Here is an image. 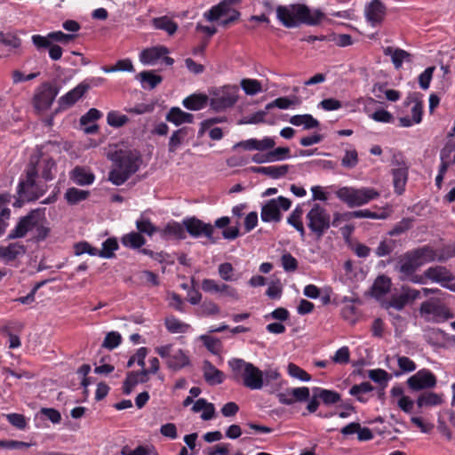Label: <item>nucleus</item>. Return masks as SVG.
I'll list each match as a JSON object with an SVG mask.
<instances>
[{"instance_id": "nucleus-6", "label": "nucleus", "mask_w": 455, "mask_h": 455, "mask_svg": "<svg viewBox=\"0 0 455 455\" xmlns=\"http://www.w3.org/2000/svg\"><path fill=\"white\" fill-rule=\"evenodd\" d=\"M337 197L348 207H360L379 197L380 194L373 188L342 187L336 192Z\"/></svg>"}, {"instance_id": "nucleus-15", "label": "nucleus", "mask_w": 455, "mask_h": 455, "mask_svg": "<svg viewBox=\"0 0 455 455\" xmlns=\"http://www.w3.org/2000/svg\"><path fill=\"white\" fill-rule=\"evenodd\" d=\"M183 223L186 230L191 236L195 238L204 236L211 243L217 242V238L213 235L214 227L212 224L204 223L196 218L186 219Z\"/></svg>"}, {"instance_id": "nucleus-23", "label": "nucleus", "mask_w": 455, "mask_h": 455, "mask_svg": "<svg viewBox=\"0 0 455 455\" xmlns=\"http://www.w3.org/2000/svg\"><path fill=\"white\" fill-rule=\"evenodd\" d=\"M25 253L26 247L20 242L0 246V260L5 264L21 258Z\"/></svg>"}, {"instance_id": "nucleus-2", "label": "nucleus", "mask_w": 455, "mask_h": 455, "mask_svg": "<svg viewBox=\"0 0 455 455\" xmlns=\"http://www.w3.org/2000/svg\"><path fill=\"white\" fill-rule=\"evenodd\" d=\"M276 16L286 28H296L300 24L315 26L324 19V13L321 10H311L302 4L280 5L276 9Z\"/></svg>"}, {"instance_id": "nucleus-7", "label": "nucleus", "mask_w": 455, "mask_h": 455, "mask_svg": "<svg viewBox=\"0 0 455 455\" xmlns=\"http://www.w3.org/2000/svg\"><path fill=\"white\" fill-rule=\"evenodd\" d=\"M239 98V88L235 84L212 87L209 90L210 107L216 112L231 108Z\"/></svg>"}, {"instance_id": "nucleus-24", "label": "nucleus", "mask_w": 455, "mask_h": 455, "mask_svg": "<svg viewBox=\"0 0 455 455\" xmlns=\"http://www.w3.org/2000/svg\"><path fill=\"white\" fill-rule=\"evenodd\" d=\"M169 53V49L164 45H157L142 50L139 59L143 65H156L164 55Z\"/></svg>"}, {"instance_id": "nucleus-61", "label": "nucleus", "mask_w": 455, "mask_h": 455, "mask_svg": "<svg viewBox=\"0 0 455 455\" xmlns=\"http://www.w3.org/2000/svg\"><path fill=\"white\" fill-rule=\"evenodd\" d=\"M122 342V336L118 331H109L102 342V347L108 350L116 348Z\"/></svg>"}, {"instance_id": "nucleus-46", "label": "nucleus", "mask_w": 455, "mask_h": 455, "mask_svg": "<svg viewBox=\"0 0 455 455\" xmlns=\"http://www.w3.org/2000/svg\"><path fill=\"white\" fill-rule=\"evenodd\" d=\"M372 390L373 387L369 382H362L359 385L353 386L349 390V394L359 402L365 403L368 401V395Z\"/></svg>"}, {"instance_id": "nucleus-36", "label": "nucleus", "mask_w": 455, "mask_h": 455, "mask_svg": "<svg viewBox=\"0 0 455 455\" xmlns=\"http://www.w3.org/2000/svg\"><path fill=\"white\" fill-rule=\"evenodd\" d=\"M411 113V116H403L399 119L401 126L410 127L419 124L422 121L423 104L420 101H414Z\"/></svg>"}, {"instance_id": "nucleus-49", "label": "nucleus", "mask_w": 455, "mask_h": 455, "mask_svg": "<svg viewBox=\"0 0 455 455\" xmlns=\"http://www.w3.org/2000/svg\"><path fill=\"white\" fill-rule=\"evenodd\" d=\"M240 86L248 96H254L263 92L261 82L253 78H243L240 82Z\"/></svg>"}, {"instance_id": "nucleus-39", "label": "nucleus", "mask_w": 455, "mask_h": 455, "mask_svg": "<svg viewBox=\"0 0 455 455\" xmlns=\"http://www.w3.org/2000/svg\"><path fill=\"white\" fill-rule=\"evenodd\" d=\"M300 104V100L297 96L290 97H279L270 103L267 104L266 110H269L273 108L280 109H294Z\"/></svg>"}, {"instance_id": "nucleus-21", "label": "nucleus", "mask_w": 455, "mask_h": 455, "mask_svg": "<svg viewBox=\"0 0 455 455\" xmlns=\"http://www.w3.org/2000/svg\"><path fill=\"white\" fill-rule=\"evenodd\" d=\"M90 89V84L83 81L59 99V108L67 109L76 103Z\"/></svg>"}, {"instance_id": "nucleus-22", "label": "nucleus", "mask_w": 455, "mask_h": 455, "mask_svg": "<svg viewBox=\"0 0 455 455\" xmlns=\"http://www.w3.org/2000/svg\"><path fill=\"white\" fill-rule=\"evenodd\" d=\"M364 15L371 27L379 26L386 16V7L379 0H372L366 4Z\"/></svg>"}, {"instance_id": "nucleus-40", "label": "nucleus", "mask_w": 455, "mask_h": 455, "mask_svg": "<svg viewBox=\"0 0 455 455\" xmlns=\"http://www.w3.org/2000/svg\"><path fill=\"white\" fill-rule=\"evenodd\" d=\"M148 380L149 377H147L146 373L142 371L129 372L124 383V393L128 395L137 384L146 383Z\"/></svg>"}, {"instance_id": "nucleus-47", "label": "nucleus", "mask_w": 455, "mask_h": 455, "mask_svg": "<svg viewBox=\"0 0 455 455\" xmlns=\"http://www.w3.org/2000/svg\"><path fill=\"white\" fill-rule=\"evenodd\" d=\"M137 78L140 79L142 87L152 90L162 82V76L156 75L152 71L140 72Z\"/></svg>"}, {"instance_id": "nucleus-30", "label": "nucleus", "mask_w": 455, "mask_h": 455, "mask_svg": "<svg viewBox=\"0 0 455 455\" xmlns=\"http://www.w3.org/2000/svg\"><path fill=\"white\" fill-rule=\"evenodd\" d=\"M203 373L205 381L211 386L221 384L225 379L224 373L209 361L204 362Z\"/></svg>"}, {"instance_id": "nucleus-28", "label": "nucleus", "mask_w": 455, "mask_h": 455, "mask_svg": "<svg viewBox=\"0 0 455 455\" xmlns=\"http://www.w3.org/2000/svg\"><path fill=\"white\" fill-rule=\"evenodd\" d=\"M210 104L209 94L193 93L182 100L185 108L192 111H198Z\"/></svg>"}, {"instance_id": "nucleus-20", "label": "nucleus", "mask_w": 455, "mask_h": 455, "mask_svg": "<svg viewBox=\"0 0 455 455\" xmlns=\"http://www.w3.org/2000/svg\"><path fill=\"white\" fill-rule=\"evenodd\" d=\"M419 298V294L416 289L403 286L399 294H392L389 299L385 300L383 307L385 308L393 307L397 310H402L409 302Z\"/></svg>"}, {"instance_id": "nucleus-53", "label": "nucleus", "mask_w": 455, "mask_h": 455, "mask_svg": "<svg viewBox=\"0 0 455 455\" xmlns=\"http://www.w3.org/2000/svg\"><path fill=\"white\" fill-rule=\"evenodd\" d=\"M89 196V192L76 188H68L65 192L64 198L69 204H76L84 201Z\"/></svg>"}, {"instance_id": "nucleus-58", "label": "nucleus", "mask_w": 455, "mask_h": 455, "mask_svg": "<svg viewBox=\"0 0 455 455\" xmlns=\"http://www.w3.org/2000/svg\"><path fill=\"white\" fill-rule=\"evenodd\" d=\"M148 364L149 366L148 369L143 368L141 371L146 373L147 377H149L151 374H157L158 386L161 387L164 382V376L162 373H159V359L157 357H150L148 359Z\"/></svg>"}, {"instance_id": "nucleus-51", "label": "nucleus", "mask_w": 455, "mask_h": 455, "mask_svg": "<svg viewBox=\"0 0 455 455\" xmlns=\"http://www.w3.org/2000/svg\"><path fill=\"white\" fill-rule=\"evenodd\" d=\"M122 243L129 248H140L146 243L145 238L140 232H131L122 237Z\"/></svg>"}, {"instance_id": "nucleus-63", "label": "nucleus", "mask_w": 455, "mask_h": 455, "mask_svg": "<svg viewBox=\"0 0 455 455\" xmlns=\"http://www.w3.org/2000/svg\"><path fill=\"white\" fill-rule=\"evenodd\" d=\"M8 422L20 430H24L28 426V420L20 413H9L5 415Z\"/></svg>"}, {"instance_id": "nucleus-13", "label": "nucleus", "mask_w": 455, "mask_h": 455, "mask_svg": "<svg viewBox=\"0 0 455 455\" xmlns=\"http://www.w3.org/2000/svg\"><path fill=\"white\" fill-rule=\"evenodd\" d=\"M420 315L428 322L443 323L453 317L450 309L436 300H427L421 304Z\"/></svg>"}, {"instance_id": "nucleus-34", "label": "nucleus", "mask_w": 455, "mask_h": 455, "mask_svg": "<svg viewBox=\"0 0 455 455\" xmlns=\"http://www.w3.org/2000/svg\"><path fill=\"white\" fill-rule=\"evenodd\" d=\"M159 232L161 236L164 239L185 238V226L177 221L168 222Z\"/></svg>"}, {"instance_id": "nucleus-50", "label": "nucleus", "mask_w": 455, "mask_h": 455, "mask_svg": "<svg viewBox=\"0 0 455 455\" xmlns=\"http://www.w3.org/2000/svg\"><path fill=\"white\" fill-rule=\"evenodd\" d=\"M204 347L213 355H220L222 352V343L220 339L208 334H202L197 338Z\"/></svg>"}, {"instance_id": "nucleus-55", "label": "nucleus", "mask_w": 455, "mask_h": 455, "mask_svg": "<svg viewBox=\"0 0 455 455\" xmlns=\"http://www.w3.org/2000/svg\"><path fill=\"white\" fill-rule=\"evenodd\" d=\"M129 122V117L118 110H111L107 115V124L113 128H120Z\"/></svg>"}, {"instance_id": "nucleus-35", "label": "nucleus", "mask_w": 455, "mask_h": 455, "mask_svg": "<svg viewBox=\"0 0 455 455\" xmlns=\"http://www.w3.org/2000/svg\"><path fill=\"white\" fill-rule=\"evenodd\" d=\"M70 179L79 186H87L94 182V174L85 167L76 166L70 173Z\"/></svg>"}, {"instance_id": "nucleus-17", "label": "nucleus", "mask_w": 455, "mask_h": 455, "mask_svg": "<svg viewBox=\"0 0 455 455\" xmlns=\"http://www.w3.org/2000/svg\"><path fill=\"white\" fill-rule=\"evenodd\" d=\"M76 37L75 34H66L60 30L52 31L46 36L33 35L31 37L33 44L37 50L46 49L50 46L51 43L57 42L67 44Z\"/></svg>"}, {"instance_id": "nucleus-41", "label": "nucleus", "mask_w": 455, "mask_h": 455, "mask_svg": "<svg viewBox=\"0 0 455 455\" xmlns=\"http://www.w3.org/2000/svg\"><path fill=\"white\" fill-rule=\"evenodd\" d=\"M152 25L156 29L164 30L169 36H173L178 30V24L168 16H161L152 20Z\"/></svg>"}, {"instance_id": "nucleus-11", "label": "nucleus", "mask_w": 455, "mask_h": 455, "mask_svg": "<svg viewBox=\"0 0 455 455\" xmlns=\"http://www.w3.org/2000/svg\"><path fill=\"white\" fill-rule=\"evenodd\" d=\"M307 224L312 233L321 237L331 226V216L326 209L314 204L306 216Z\"/></svg>"}, {"instance_id": "nucleus-42", "label": "nucleus", "mask_w": 455, "mask_h": 455, "mask_svg": "<svg viewBox=\"0 0 455 455\" xmlns=\"http://www.w3.org/2000/svg\"><path fill=\"white\" fill-rule=\"evenodd\" d=\"M148 214V211H145L140 214V218L136 220V228L140 233L152 236L157 231V228L152 223Z\"/></svg>"}, {"instance_id": "nucleus-1", "label": "nucleus", "mask_w": 455, "mask_h": 455, "mask_svg": "<svg viewBox=\"0 0 455 455\" xmlns=\"http://www.w3.org/2000/svg\"><path fill=\"white\" fill-rule=\"evenodd\" d=\"M55 172L56 164L52 158L40 153L33 154L26 170V177L19 182V200L13 205L20 207V201H34L42 196L47 190L45 182L53 180Z\"/></svg>"}, {"instance_id": "nucleus-43", "label": "nucleus", "mask_w": 455, "mask_h": 455, "mask_svg": "<svg viewBox=\"0 0 455 455\" xmlns=\"http://www.w3.org/2000/svg\"><path fill=\"white\" fill-rule=\"evenodd\" d=\"M164 323L167 331L173 334L186 333L192 331L190 324L174 316L166 317Z\"/></svg>"}, {"instance_id": "nucleus-5", "label": "nucleus", "mask_w": 455, "mask_h": 455, "mask_svg": "<svg viewBox=\"0 0 455 455\" xmlns=\"http://www.w3.org/2000/svg\"><path fill=\"white\" fill-rule=\"evenodd\" d=\"M111 159L114 167L109 172V180L116 186L124 184L136 172L141 162L139 153L132 150L120 151Z\"/></svg>"}, {"instance_id": "nucleus-60", "label": "nucleus", "mask_w": 455, "mask_h": 455, "mask_svg": "<svg viewBox=\"0 0 455 455\" xmlns=\"http://www.w3.org/2000/svg\"><path fill=\"white\" fill-rule=\"evenodd\" d=\"M287 371L291 378L297 379L300 381L308 382L311 380V376L306 371L293 363H290L288 364Z\"/></svg>"}, {"instance_id": "nucleus-57", "label": "nucleus", "mask_w": 455, "mask_h": 455, "mask_svg": "<svg viewBox=\"0 0 455 455\" xmlns=\"http://www.w3.org/2000/svg\"><path fill=\"white\" fill-rule=\"evenodd\" d=\"M118 249L116 238H108L102 243V248L99 250L98 256L104 259H110L114 256L115 251Z\"/></svg>"}, {"instance_id": "nucleus-27", "label": "nucleus", "mask_w": 455, "mask_h": 455, "mask_svg": "<svg viewBox=\"0 0 455 455\" xmlns=\"http://www.w3.org/2000/svg\"><path fill=\"white\" fill-rule=\"evenodd\" d=\"M290 169H291V165L282 164V165L252 167L251 171L254 173L266 175L272 179L277 180V179L284 177L288 173Z\"/></svg>"}, {"instance_id": "nucleus-14", "label": "nucleus", "mask_w": 455, "mask_h": 455, "mask_svg": "<svg viewBox=\"0 0 455 455\" xmlns=\"http://www.w3.org/2000/svg\"><path fill=\"white\" fill-rule=\"evenodd\" d=\"M422 276L425 282L426 279H429L431 282L439 283L442 287L455 292V275L445 267H430Z\"/></svg>"}, {"instance_id": "nucleus-12", "label": "nucleus", "mask_w": 455, "mask_h": 455, "mask_svg": "<svg viewBox=\"0 0 455 455\" xmlns=\"http://www.w3.org/2000/svg\"><path fill=\"white\" fill-rule=\"evenodd\" d=\"M291 205L290 199L278 196L267 201L261 207L260 217L263 222H278L282 218V212L287 211Z\"/></svg>"}, {"instance_id": "nucleus-59", "label": "nucleus", "mask_w": 455, "mask_h": 455, "mask_svg": "<svg viewBox=\"0 0 455 455\" xmlns=\"http://www.w3.org/2000/svg\"><path fill=\"white\" fill-rule=\"evenodd\" d=\"M399 371H395L394 374L397 377L403 373L411 372L416 370L415 363L407 356L398 355L396 357Z\"/></svg>"}, {"instance_id": "nucleus-3", "label": "nucleus", "mask_w": 455, "mask_h": 455, "mask_svg": "<svg viewBox=\"0 0 455 455\" xmlns=\"http://www.w3.org/2000/svg\"><path fill=\"white\" fill-rule=\"evenodd\" d=\"M29 231H34L33 239L36 242L45 240L50 234V228L46 225V219L39 210L32 211L27 216L21 218L15 228L11 230L8 238H21Z\"/></svg>"}, {"instance_id": "nucleus-25", "label": "nucleus", "mask_w": 455, "mask_h": 455, "mask_svg": "<svg viewBox=\"0 0 455 455\" xmlns=\"http://www.w3.org/2000/svg\"><path fill=\"white\" fill-rule=\"evenodd\" d=\"M245 150H257L259 152L267 151L275 148V141L272 137L266 136L261 140L255 138L241 141L239 144Z\"/></svg>"}, {"instance_id": "nucleus-37", "label": "nucleus", "mask_w": 455, "mask_h": 455, "mask_svg": "<svg viewBox=\"0 0 455 455\" xmlns=\"http://www.w3.org/2000/svg\"><path fill=\"white\" fill-rule=\"evenodd\" d=\"M383 52L386 56L391 58L392 63L396 69H399L404 61L411 60L410 53L403 49L387 46L384 49Z\"/></svg>"}, {"instance_id": "nucleus-33", "label": "nucleus", "mask_w": 455, "mask_h": 455, "mask_svg": "<svg viewBox=\"0 0 455 455\" xmlns=\"http://www.w3.org/2000/svg\"><path fill=\"white\" fill-rule=\"evenodd\" d=\"M443 403V395L435 392H424L420 394L416 404L419 409L431 408L441 405Z\"/></svg>"}, {"instance_id": "nucleus-56", "label": "nucleus", "mask_w": 455, "mask_h": 455, "mask_svg": "<svg viewBox=\"0 0 455 455\" xmlns=\"http://www.w3.org/2000/svg\"><path fill=\"white\" fill-rule=\"evenodd\" d=\"M218 274L225 282H235L239 279V275H235L233 265L229 262H223L218 267Z\"/></svg>"}, {"instance_id": "nucleus-48", "label": "nucleus", "mask_w": 455, "mask_h": 455, "mask_svg": "<svg viewBox=\"0 0 455 455\" xmlns=\"http://www.w3.org/2000/svg\"><path fill=\"white\" fill-rule=\"evenodd\" d=\"M303 210L298 205L290 214L287 221L292 226L300 235L301 237L305 236L306 231L302 222Z\"/></svg>"}, {"instance_id": "nucleus-19", "label": "nucleus", "mask_w": 455, "mask_h": 455, "mask_svg": "<svg viewBox=\"0 0 455 455\" xmlns=\"http://www.w3.org/2000/svg\"><path fill=\"white\" fill-rule=\"evenodd\" d=\"M410 252L413 256L416 262L419 264V267L435 260L445 261L453 256L452 253L446 254L444 252H437L432 247L427 245L411 251Z\"/></svg>"}, {"instance_id": "nucleus-52", "label": "nucleus", "mask_w": 455, "mask_h": 455, "mask_svg": "<svg viewBox=\"0 0 455 455\" xmlns=\"http://www.w3.org/2000/svg\"><path fill=\"white\" fill-rule=\"evenodd\" d=\"M314 391L315 396L321 399L323 403L325 404H334L339 402L340 400V395L336 391L324 389L321 387H315Z\"/></svg>"}, {"instance_id": "nucleus-29", "label": "nucleus", "mask_w": 455, "mask_h": 455, "mask_svg": "<svg viewBox=\"0 0 455 455\" xmlns=\"http://www.w3.org/2000/svg\"><path fill=\"white\" fill-rule=\"evenodd\" d=\"M195 413L201 412V419L203 420H211L215 418L216 410L213 403L207 402L204 398L197 399L191 408Z\"/></svg>"}, {"instance_id": "nucleus-9", "label": "nucleus", "mask_w": 455, "mask_h": 455, "mask_svg": "<svg viewBox=\"0 0 455 455\" xmlns=\"http://www.w3.org/2000/svg\"><path fill=\"white\" fill-rule=\"evenodd\" d=\"M239 1L223 0L205 12L204 17L208 21H219L220 25L226 27L239 19L240 12L235 8Z\"/></svg>"}, {"instance_id": "nucleus-31", "label": "nucleus", "mask_w": 455, "mask_h": 455, "mask_svg": "<svg viewBox=\"0 0 455 455\" xmlns=\"http://www.w3.org/2000/svg\"><path fill=\"white\" fill-rule=\"evenodd\" d=\"M166 120L176 126H180L184 124H192L194 122V116L183 111L179 107H172L166 114Z\"/></svg>"}, {"instance_id": "nucleus-45", "label": "nucleus", "mask_w": 455, "mask_h": 455, "mask_svg": "<svg viewBox=\"0 0 455 455\" xmlns=\"http://www.w3.org/2000/svg\"><path fill=\"white\" fill-rule=\"evenodd\" d=\"M188 131L187 127H183L172 133L168 143L169 152L174 153L185 142Z\"/></svg>"}, {"instance_id": "nucleus-18", "label": "nucleus", "mask_w": 455, "mask_h": 455, "mask_svg": "<svg viewBox=\"0 0 455 455\" xmlns=\"http://www.w3.org/2000/svg\"><path fill=\"white\" fill-rule=\"evenodd\" d=\"M408 387L413 391L433 388L436 386L437 379L435 374L427 370L421 369L407 379Z\"/></svg>"}, {"instance_id": "nucleus-54", "label": "nucleus", "mask_w": 455, "mask_h": 455, "mask_svg": "<svg viewBox=\"0 0 455 455\" xmlns=\"http://www.w3.org/2000/svg\"><path fill=\"white\" fill-rule=\"evenodd\" d=\"M121 455H159L153 445H139L135 449L124 446Z\"/></svg>"}, {"instance_id": "nucleus-38", "label": "nucleus", "mask_w": 455, "mask_h": 455, "mask_svg": "<svg viewBox=\"0 0 455 455\" xmlns=\"http://www.w3.org/2000/svg\"><path fill=\"white\" fill-rule=\"evenodd\" d=\"M221 120L219 118H210V119L204 120L200 124V128L198 131L199 136L204 135L206 132V131L210 130L209 136L212 140H220L223 137V132H222L221 128H220V127L211 128L214 124H217Z\"/></svg>"}, {"instance_id": "nucleus-26", "label": "nucleus", "mask_w": 455, "mask_h": 455, "mask_svg": "<svg viewBox=\"0 0 455 455\" xmlns=\"http://www.w3.org/2000/svg\"><path fill=\"white\" fill-rule=\"evenodd\" d=\"M391 279L386 275H379L376 278L371 287L372 296L381 302L382 306L384 301L387 300V295L391 290Z\"/></svg>"}, {"instance_id": "nucleus-10", "label": "nucleus", "mask_w": 455, "mask_h": 455, "mask_svg": "<svg viewBox=\"0 0 455 455\" xmlns=\"http://www.w3.org/2000/svg\"><path fill=\"white\" fill-rule=\"evenodd\" d=\"M59 89L52 84L45 82L37 86L32 97V105L38 113L47 111L52 106Z\"/></svg>"}, {"instance_id": "nucleus-16", "label": "nucleus", "mask_w": 455, "mask_h": 455, "mask_svg": "<svg viewBox=\"0 0 455 455\" xmlns=\"http://www.w3.org/2000/svg\"><path fill=\"white\" fill-rule=\"evenodd\" d=\"M419 264L414 259L410 251L403 254L400 259L396 269L401 274L402 280H410L415 283H426L423 276L414 275L413 274L419 268Z\"/></svg>"}, {"instance_id": "nucleus-4", "label": "nucleus", "mask_w": 455, "mask_h": 455, "mask_svg": "<svg viewBox=\"0 0 455 455\" xmlns=\"http://www.w3.org/2000/svg\"><path fill=\"white\" fill-rule=\"evenodd\" d=\"M233 379L251 390H260L264 387L263 371L251 363L240 358L228 362Z\"/></svg>"}, {"instance_id": "nucleus-44", "label": "nucleus", "mask_w": 455, "mask_h": 455, "mask_svg": "<svg viewBox=\"0 0 455 455\" xmlns=\"http://www.w3.org/2000/svg\"><path fill=\"white\" fill-rule=\"evenodd\" d=\"M289 122L295 126H303L304 129H313L319 126V122L309 114L292 116Z\"/></svg>"}, {"instance_id": "nucleus-32", "label": "nucleus", "mask_w": 455, "mask_h": 455, "mask_svg": "<svg viewBox=\"0 0 455 455\" xmlns=\"http://www.w3.org/2000/svg\"><path fill=\"white\" fill-rule=\"evenodd\" d=\"M393 183L395 191L401 195L405 188L408 180V166L405 164H398V167L392 170Z\"/></svg>"}, {"instance_id": "nucleus-62", "label": "nucleus", "mask_w": 455, "mask_h": 455, "mask_svg": "<svg viewBox=\"0 0 455 455\" xmlns=\"http://www.w3.org/2000/svg\"><path fill=\"white\" fill-rule=\"evenodd\" d=\"M358 154L355 148L347 149L341 159V164L347 169L355 168L358 164Z\"/></svg>"}, {"instance_id": "nucleus-64", "label": "nucleus", "mask_w": 455, "mask_h": 455, "mask_svg": "<svg viewBox=\"0 0 455 455\" xmlns=\"http://www.w3.org/2000/svg\"><path fill=\"white\" fill-rule=\"evenodd\" d=\"M350 360V351L346 346L339 348L331 356V361L338 364H347Z\"/></svg>"}, {"instance_id": "nucleus-8", "label": "nucleus", "mask_w": 455, "mask_h": 455, "mask_svg": "<svg viewBox=\"0 0 455 455\" xmlns=\"http://www.w3.org/2000/svg\"><path fill=\"white\" fill-rule=\"evenodd\" d=\"M155 351L163 359L166 368L172 371H179L191 363L188 350L177 348L172 344L157 346Z\"/></svg>"}]
</instances>
